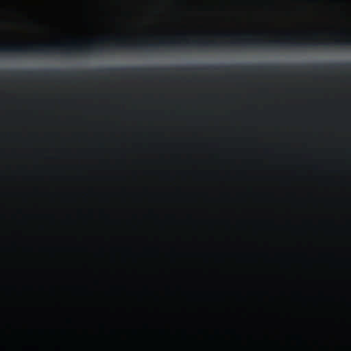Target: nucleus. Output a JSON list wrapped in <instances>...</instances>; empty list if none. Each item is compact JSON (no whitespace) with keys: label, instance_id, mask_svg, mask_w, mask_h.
<instances>
[{"label":"nucleus","instance_id":"7ed1b4c3","mask_svg":"<svg viewBox=\"0 0 351 351\" xmlns=\"http://www.w3.org/2000/svg\"><path fill=\"white\" fill-rule=\"evenodd\" d=\"M305 3L309 6L319 7V5H320L322 3V1L321 0H305Z\"/></svg>","mask_w":351,"mask_h":351},{"label":"nucleus","instance_id":"39448f33","mask_svg":"<svg viewBox=\"0 0 351 351\" xmlns=\"http://www.w3.org/2000/svg\"><path fill=\"white\" fill-rule=\"evenodd\" d=\"M339 1H335V0H331V1H330V3H339ZM340 3H345V0H341V1H340Z\"/></svg>","mask_w":351,"mask_h":351},{"label":"nucleus","instance_id":"f257e3e1","mask_svg":"<svg viewBox=\"0 0 351 351\" xmlns=\"http://www.w3.org/2000/svg\"><path fill=\"white\" fill-rule=\"evenodd\" d=\"M253 0H231L230 5L240 10H244L249 8L252 4Z\"/></svg>","mask_w":351,"mask_h":351},{"label":"nucleus","instance_id":"20e7f679","mask_svg":"<svg viewBox=\"0 0 351 351\" xmlns=\"http://www.w3.org/2000/svg\"><path fill=\"white\" fill-rule=\"evenodd\" d=\"M186 3V0H176V4L178 5H185Z\"/></svg>","mask_w":351,"mask_h":351},{"label":"nucleus","instance_id":"f03ea898","mask_svg":"<svg viewBox=\"0 0 351 351\" xmlns=\"http://www.w3.org/2000/svg\"><path fill=\"white\" fill-rule=\"evenodd\" d=\"M300 0H275L276 5L279 8L290 7L298 4Z\"/></svg>","mask_w":351,"mask_h":351}]
</instances>
